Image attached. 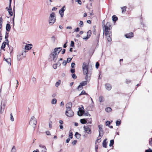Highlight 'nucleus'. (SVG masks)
<instances>
[{
    "label": "nucleus",
    "instance_id": "55",
    "mask_svg": "<svg viewBox=\"0 0 152 152\" xmlns=\"http://www.w3.org/2000/svg\"><path fill=\"white\" fill-rule=\"evenodd\" d=\"M145 152H152V150L151 149L149 148L148 150H146Z\"/></svg>",
    "mask_w": 152,
    "mask_h": 152
},
{
    "label": "nucleus",
    "instance_id": "58",
    "mask_svg": "<svg viewBox=\"0 0 152 152\" xmlns=\"http://www.w3.org/2000/svg\"><path fill=\"white\" fill-rule=\"evenodd\" d=\"M80 30V28H77L75 29V31L76 32H78Z\"/></svg>",
    "mask_w": 152,
    "mask_h": 152
},
{
    "label": "nucleus",
    "instance_id": "32",
    "mask_svg": "<svg viewBox=\"0 0 152 152\" xmlns=\"http://www.w3.org/2000/svg\"><path fill=\"white\" fill-rule=\"evenodd\" d=\"M16 150L15 147L14 146H13L11 152H16Z\"/></svg>",
    "mask_w": 152,
    "mask_h": 152
},
{
    "label": "nucleus",
    "instance_id": "25",
    "mask_svg": "<svg viewBox=\"0 0 152 152\" xmlns=\"http://www.w3.org/2000/svg\"><path fill=\"white\" fill-rule=\"evenodd\" d=\"M83 95H88V94L86 93L84 90H83L81 93L79 94V96H81Z\"/></svg>",
    "mask_w": 152,
    "mask_h": 152
},
{
    "label": "nucleus",
    "instance_id": "40",
    "mask_svg": "<svg viewBox=\"0 0 152 152\" xmlns=\"http://www.w3.org/2000/svg\"><path fill=\"white\" fill-rule=\"evenodd\" d=\"M52 2L51 0H47V3L48 5H50Z\"/></svg>",
    "mask_w": 152,
    "mask_h": 152
},
{
    "label": "nucleus",
    "instance_id": "51",
    "mask_svg": "<svg viewBox=\"0 0 152 152\" xmlns=\"http://www.w3.org/2000/svg\"><path fill=\"white\" fill-rule=\"evenodd\" d=\"M110 124V121H107L106 122V124L107 126H109Z\"/></svg>",
    "mask_w": 152,
    "mask_h": 152
},
{
    "label": "nucleus",
    "instance_id": "16",
    "mask_svg": "<svg viewBox=\"0 0 152 152\" xmlns=\"http://www.w3.org/2000/svg\"><path fill=\"white\" fill-rule=\"evenodd\" d=\"M32 45L31 44H26L25 47V50H29L31 49L32 48L31 47Z\"/></svg>",
    "mask_w": 152,
    "mask_h": 152
},
{
    "label": "nucleus",
    "instance_id": "36",
    "mask_svg": "<svg viewBox=\"0 0 152 152\" xmlns=\"http://www.w3.org/2000/svg\"><path fill=\"white\" fill-rule=\"evenodd\" d=\"M114 141L113 140H111L110 142V144H109V146L110 147L112 146L114 144Z\"/></svg>",
    "mask_w": 152,
    "mask_h": 152
},
{
    "label": "nucleus",
    "instance_id": "13",
    "mask_svg": "<svg viewBox=\"0 0 152 152\" xmlns=\"http://www.w3.org/2000/svg\"><path fill=\"white\" fill-rule=\"evenodd\" d=\"M83 128L85 132L88 134H91V129L88 126H84Z\"/></svg>",
    "mask_w": 152,
    "mask_h": 152
},
{
    "label": "nucleus",
    "instance_id": "29",
    "mask_svg": "<svg viewBox=\"0 0 152 152\" xmlns=\"http://www.w3.org/2000/svg\"><path fill=\"white\" fill-rule=\"evenodd\" d=\"M83 22L81 20H80V23L79 24V26L80 27H83Z\"/></svg>",
    "mask_w": 152,
    "mask_h": 152
},
{
    "label": "nucleus",
    "instance_id": "35",
    "mask_svg": "<svg viewBox=\"0 0 152 152\" xmlns=\"http://www.w3.org/2000/svg\"><path fill=\"white\" fill-rule=\"evenodd\" d=\"M102 137H98V139L96 141V143H99L101 141V138Z\"/></svg>",
    "mask_w": 152,
    "mask_h": 152
},
{
    "label": "nucleus",
    "instance_id": "44",
    "mask_svg": "<svg viewBox=\"0 0 152 152\" xmlns=\"http://www.w3.org/2000/svg\"><path fill=\"white\" fill-rule=\"evenodd\" d=\"M21 56V55L20 54V55H19L18 56H17V58H18V61H20V60H21V59H22L23 58H20V56Z\"/></svg>",
    "mask_w": 152,
    "mask_h": 152
},
{
    "label": "nucleus",
    "instance_id": "62",
    "mask_svg": "<svg viewBox=\"0 0 152 152\" xmlns=\"http://www.w3.org/2000/svg\"><path fill=\"white\" fill-rule=\"evenodd\" d=\"M46 134L47 135H50V132H49L48 131L46 132Z\"/></svg>",
    "mask_w": 152,
    "mask_h": 152
},
{
    "label": "nucleus",
    "instance_id": "64",
    "mask_svg": "<svg viewBox=\"0 0 152 152\" xmlns=\"http://www.w3.org/2000/svg\"><path fill=\"white\" fill-rule=\"evenodd\" d=\"M70 140V138H68L66 140V142L68 143L69 142Z\"/></svg>",
    "mask_w": 152,
    "mask_h": 152
},
{
    "label": "nucleus",
    "instance_id": "19",
    "mask_svg": "<svg viewBox=\"0 0 152 152\" xmlns=\"http://www.w3.org/2000/svg\"><path fill=\"white\" fill-rule=\"evenodd\" d=\"M6 61V62L8 64H9V65L10 66H11V60L10 58H7L6 59H5Z\"/></svg>",
    "mask_w": 152,
    "mask_h": 152
},
{
    "label": "nucleus",
    "instance_id": "11",
    "mask_svg": "<svg viewBox=\"0 0 152 152\" xmlns=\"http://www.w3.org/2000/svg\"><path fill=\"white\" fill-rule=\"evenodd\" d=\"M66 10L65 6H64L59 11V12L61 15V17H62L64 15V12Z\"/></svg>",
    "mask_w": 152,
    "mask_h": 152
},
{
    "label": "nucleus",
    "instance_id": "34",
    "mask_svg": "<svg viewBox=\"0 0 152 152\" xmlns=\"http://www.w3.org/2000/svg\"><path fill=\"white\" fill-rule=\"evenodd\" d=\"M69 136L70 137L71 139H72L73 138V133L71 130L69 131Z\"/></svg>",
    "mask_w": 152,
    "mask_h": 152
},
{
    "label": "nucleus",
    "instance_id": "17",
    "mask_svg": "<svg viewBox=\"0 0 152 152\" xmlns=\"http://www.w3.org/2000/svg\"><path fill=\"white\" fill-rule=\"evenodd\" d=\"M11 29V26L8 23H7L6 24V29L7 31H9Z\"/></svg>",
    "mask_w": 152,
    "mask_h": 152
},
{
    "label": "nucleus",
    "instance_id": "24",
    "mask_svg": "<svg viewBox=\"0 0 152 152\" xmlns=\"http://www.w3.org/2000/svg\"><path fill=\"white\" fill-rule=\"evenodd\" d=\"M80 122L82 124H85L87 122L86 121L85 119H81Z\"/></svg>",
    "mask_w": 152,
    "mask_h": 152
},
{
    "label": "nucleus",
    "instance_id": "47",
    "mask_svg": "<svg viewBox=\"0 0 152 152\" xmlns=\"http://www.w3.org/2000/svg\"><path fill=\"white\" fill-rule=\"evenodd\" d=\"M10 120L11 121H14V118L13 117L12 115H10Z\"/></svg>",
    "mask_w": 152,
    "mask_h": 152
},
{
    "label": "nucleus",
    "instance_id": "56",
    "mask_svg": "<svg viewBox=\"0 0 152 152\" xmlns=\"http://www.w3.org/2000/svg\"><path fill=\"white\" fill-rule=\"evenodd\" d=\"M77 140H74L72 142V144L73 145H75L77 143Z\"/></svg>",
    "mask_w": 152,
    "mask_h": 152
},
{
    "label": "nucleus",
    "instance_id": "37",
    "mask_svg": "<svg viewBox=\"0 0 152 152\" xmlns=\"http://www.w3.org/2000/svg\"><path fill=\"white\" fill-rule=\"evenodd\" d=\"M121 124V120L117 121L116 122V125L117 126H119Z\"/></svg>",
    "mask_w": 152,
    "mask_h": 152
},
{
    "label": "nucleus",
    "instance_id": "27",
    "mask_svg": "<svg viewBox=\"0 0 152 152\" xmlns=\"http://www.w3.org/2000/svg\"><path fill=\"white\" fill-rule=\"evenodd\" d=\"M126 6H124L122 7V12L123 13V12H125L126 10Z\"/></svg>",
    "mask_w": 152,
    "mask_h": 152
},
{
    "label": "nucleus",
    "instance_id": "12",
    "mask_svg": "<svg viewBox=\"0 0 152 152\" xmlns=\"http://www.w3.org/2000/svg\"><path fill=\"white\" fill-rule=\"evenodd\" d=\"M9 42L8 40V39H6L5 40V41L2 44V45L1 47V49L4 50V48L5 47L6 45H9Z\"/></svg>",
    "mask_w": 152,
    "mask_h": 152
},
{
    "label": "nucleus",
    "instance_id": "7",
    "mask_svg": "<svg viewBox=\"0 0 152 152\" xmlns=\"http://www.w3.org/2000/svg\"><path fill=\"white\" fill-rule=\"evenodd\" d=\"M99 128V137H102L104 134L103 130L102 129V125H99L98 126Z\"/></svg>",
    "mask_w": 152,
    "mask_h": 152
},
{
    "label": "nucleus",
    "instance_id": "52",
    "mask_svg": "<svg viewBox=\"0 0 152 152\" xmlns=\"http://www.w3.org/2000/svg\"><path fill=\"white\" fill-rule=\"evenodd\" d=\"M75 1L76 2H78V4H81L82 2L81 0H75Z\"/></svg>",
    "mask_w": 152,
    "mask_h": 152
},
{
    "label": "nucleus",
    "instance_id": "23",
    "mask_svg": "<svg viewBox=\"0 0 152 152\" xmlns=\"http://www.w3.org/2000/svg\"><path fill=\"white\" fill-rule=\"evenodd\" d=\"M57 102V100L56 99H53L51 101V104H56Z\"/></svg>",
    "mask_w": 152,
    "mask_h": 152
},
{
    "label": "nucleus",
    "instance_id": "54",
    "mask_svg": "<svg viewBox=\"0 0 152 152\" xmlns=\"http://www.w3.org/2000/svg\"><path fill=\"white\" fill-rule=\"evenodd\" d=\"M72 60V58H68L67 59V62L68 63L69 62Z\"/></svg>",
    "mask_w": 152,
    "mask_h": 152
},
{
    "label": "nucleus",
    "instance_id": "45",
    "mask_svg": "<svg viewBox=\"0 0 152 152\" xmlns=\"http://www.w3.org/2000/svg\"><path fill=\"white\" fill-rule=\"evenodd\" d=\"M57 66H58L57 65V64H53V67L54 69H57Z\"/></svg>",
    "mask_w": 152,
    "mask_h": 152
},
{
    "label": "nucleus",
    "instance_id": "18",
    "mask_svg": "<svg viewBox=\"0 0 152 152\" xmlns=\"http://www.w3.org/2000/svg\"><path fill=\"white\" fill-rule=\"evenodd\" d=\"M107 140V139H104L102 143L103 146L105 148H106L107 147V142H106Z\"/></svg>",
    "mask_w": 152,
    "mask_h": 152
},
{
    "label": "nucleus",
    "instance_id": "38",
    "mask_svg": "<svg viewBox=\"0 0 152 152\" xmlns=\"http://www.w3.org/2000/svg\"><path fill=\"white\" fill-rule=\"evenodd\" d=\"M99 101L100 102H102L103 101V98L102 96H100L99 98Z\"/></svg>",
    "mask_w": 152,
    "mask_h": 152
},
{
    "label": "nucleus",
    "instance_id": "22",
    "mask_svg": "<svg viewBox=\"0 0 152 152\" xmlns=\"http://www.w3.org/2000/svg\"><path fill=\"white\" fill-rule=\"evenodd\" d=\"M112 18L114 22H115L118 20V18L115 15H113Z\"/></svg>",
    "mask_w": 152,
    "mask_h": 152
},
{
    "label": "nucleus",
    "instance_id": "46",
    "mask_svg": "<svg viewBox=\"0 0 152 152\" xmlns=\"http://www.w3.org/2000/svg\"><path fill=\"white\" fill-rule=\"evenodd\" d=\"M72 77L74 79H75L77 78L76 75L74 74H72Z\"/></svg>",
    "mask_w": 152,
    "mask_h": 152
},
{
    "label": "nucleus",
    "instance_id": "50",
    "mask_svg": "<svg viewBox=\"0 0 152 152\" xmlns=\"http://www.w3.org/2000/svg\"><path fill=\"white\" fill-rule=\"evenodd\" d=\"M99 66V64L98 62H97L96 64V69H98Z\"/></svg>",
    "mask_w": 152,
    "mask_h": 152
},
{
    "label": "nucleus",
    "instance_id": "61",
    "mask_svg": "<svg viewBox=\"0 0 152 152\" xmlns=\"http://www.w3.org/2000/svg\"><path fill=\"white\" fill-rule=\"evenodd\" d=\"M65 49H63L61 52V53L62 54H64L65 53Z\"/></svg>",
    "mask_w": 152,
    "mask_h": 152
},
{
    "label": "nucleus",
    "instance_id": "43",
    "mask_svg": "<svg viewBox=\"0 0 152 152\" xmlns=\"http://www.w3.org/2000/svg\"><path fill=\"white\" fill-rule=\"evenodd\" d=\"M52 123L51 121H50L49 123V127L50 128H51L52 127Z\"/></svg>",
    "mask_w": 152,
    "mask_h": 152
},
{
    "label": "nucleus",
    "instance_id": "15",
    "mask_svg": "<svg viewBox=\"0 0 152 152\" xmlns=\"http://www.w3.org/2000/svg\"><path fill=\"white\" fill-rule=\"evenodd\" d=\"M134 36L132 32H131L129 34H127L125 35V37L127 38H130Z\"/></svg>",
    "mask_w": 152,
    "mask_h": 152
},
{
    "label": "nucleus",
    "instance_id": "41",
    "mask_svg": "<svg viewBox=\"0 0 152 152\" xmlns=\"http://www.w3.org/2000/svg\"><path fill=\"white\" fill-rule=\"evenodd\" d=\"M9 37V34L7 33V32H6L5 36V39H7Z\"/></svg>",
    "mask_w": 152,
    "mask_h": 152
},
{
    "label": "nucleus",
    "instance_id": "21",
    "mask_svg": "<svg viewBox=\"0 0 152 152\" xmlns=\"http://www.w3.org/2000/svg\"><path fill=\"white\" fill-rule=\"evenodd\" d=\"M8 46L9 48V52H10V54H11L13 50V48L12 47L10 46L9 45H8Z\"/></svg>",
    "mask_w": 152,
    "mask_h": 152
},
{
    "label": "nucleus",
    "instance_id": "49",
    "mask_svg": "<svg viewBox=\"0 0 152 152\" xmlns=\"http://www.w3.org/2000/svg\"><path fill=\"white\" fill-rule=\"evenodd\" d=\"M74 42L73 41H71V43L70 44V46L72 47H73L74 46Z\"/></svg>",
    "mask_w": 152,
    "mask_h": 152
},
{
    "label": "nucleus",
    "instance_id": "6",
    "mask_svg": "<svg viewBox=\"0 0 152 152\" xmlns=\"http://www.w3.org/2000/svg\"><path fill=\"white\" fill-rule=\"evenodd\" d=\"M72 106V102H69L66 105V113H71V108Z\"/></svg>",
    "mask_w": 152,
    "mask_h": 152
},
{
    "label": "nucleus",
    "instance_id": "3",
    "mask_svg": "<svg viewBox=\"0 0 152 152\" xmlns=\"http://www.w3.org/2000/svg\"><path fill=\"white\" fill-rule=\"evenodd\" d=\"M109 26H110L109 25L108 23H107L106 25L104 26V35L106 36L107 41L108 42H110L111 40V36H112L111 32L110 31V28Z\"/></svg>",
    "mask_w": 152,
    "mask_h": 152
},
{
    "label": "nucleus",
    "instance_id": "9",
    "mask_svg": "<svg viewBox=\"0 0 152 152\" xmlns=\"http://www.w3.org/2000/svg\"><path fill=\"white\" fill-rule=\"evenodd\" d=\"M77 114H85L84 107L82 105H81V107L79 106Z\"/></svg>",
    "mask_w": 152,
    "mask_h": 152
},
{
    "label": "nucleus",
    "instance_id": "39",
    "mask_svg": "<svg viewBox=\"0 0 152 152\" xmlns=\"http://www.w3.org/2000/svg\"><path fill=\"white\" fill-rule=\"evenodd\" d=\"M13 10H14V16H13V26H14V18L15 17V6L13 8Z\"/></svg>",
    "mask_w": 152,
    "mask_h": 152
},
{
    "label": "nucleus",
    "instance_id": "60",
    "mask_svg": "<svg viewBox=\"0 0 152 152\" xmlns=\"http://www.w3.org/2000/svg\"><path fill=\"white\" fill-rule=\"evenodd\" d=\"M75 63H72L71 64V67L72 68H73L74 67L75 65Z\"/></svg>",
    "mask_w": 152,
    "mask_h": 152
},
{
    "label": "nucleus",
    "instance_id": "57",
    "mask_svg": "<svg viewBox=\"0 0 152 152\" xmlns=\"http://www.w3.org/2000/svg\"><path fill=\"white\" fill-rule=\"evenodd\" d=\"M32 80L33 81L34 83H35V82H36V79L34 77H32Z\"/></svg>",
    "mask_w": 152,
    "mask_h": 152
},
{
    "label": "nucleus",
    "instance_id": "59",
    "mask_svg": "<svg viewBox=\"0 0 152 152\" xmlns=\"http://www.w3.org/2000/svg\"><path fill=\"white\" fill-rule=\"evenodd\" d=\"M75 69H71L70 70V71L72 73H74L75 72Z\"/></svg>",
    "mask_w": 152,
    "mask_h": 152
},
{
    "label": "nucleus",
    "instance_id": "26",
    "mask_svg": "<svg viewBox=\"0 0 152 152\" xmlns=\"http://www.w3.org/2000/svg\"><path fill=\"white\" fill-rule=\"evenodd\" d=\"M61 83V81L60 80H59L58 82H56L55 84V86L56 87H58L59 86Z\"/></svg>",
    "mask_w": 152,
    "mask_h": 152
},
{
    "label": "nucleus",
    "instance_id": "20",
    "mask_svg": "<svg viewBox=\"0 0 152 152\" xmlns=\"http://www.w3.org/2000/svg\"><path fill=\"white\" fill-rule=\"evenodd\" d=\"M81 136V134H79L77 132L75 133V137L78 139H79L80 137Z\"/></svg>",
    "mask_w": 152,
    "mask_h": 152
},
{
    "label": "nucleus",
    "instance_id": "2",
    "mask_svg": "<svg viewBox=\"0 0 152 152\" xmlns=\"http://www.w3.org/2000/svg\"><path fill=\"white\" fill-rule=\"evenodd\" d=\"M61 47L56 48H54L53 52H52L50 55V58L51 61L56 62L58 58V55L59 53L62 50Z\"/></svg>",
    "mask_w": 152,
    "mask_h": 152
},
{
    "label": "nucleus",
    "instance_id": "8",
    "mask_svg": "<svg viewBox=\"0 0 152 152\" xmlns=\"http://www.w3.org/2000/svg\"><path fill=\"white\" fill-rule=\"evenodd\" d=\"M12 1V0H10L9 8L7 7L6 8V9L8 11L9 13L11 16H12L13 15V12L12 11V8L11 7V3Z\"/></svg>",
    "mask_w": 152,
    "mask_h": 152
},
{
    "label": "nucleus",
    "instance_id": "5",
    "mask_svg": "<svg viewBox=\"0 0 152 152\" xmlns=\"http://www.w3.org/2000/svg\"><path fill=\"white\" fill-rule=\"evenodd\" d=\"M37 123V120L34 116L31 117L29 122L30 125L33 127L34 128L35 127Z\"/></svg>",
    "mask_w": 152,
    "mask_h": 152
},
{
    "label": "nucleus",
    "instance_id": "31",
    "mask_svg": "<svg viewBox=\"0 0 152 152\" xmlns=\"http://www.w3.org/2000/svg\"><path fill=\"white\" fill-rule=\"evenodd\" d=\"M105 111L107 112L108 113L111 111L112 110V109L110 107H108L106 108L105 109Z\"/></svg>",
    "mask_w": 152,
    "mask_h": 152
},
{
    "label": "nucleus",
    "instance_id": "42",
    "mask_svg": "<svg viewBox=\"0 0 152 152\" xmlns=\"http://www.w3.org/2000/svg\"><path fill=\"white\" fill-rule=\"evenodd\" d=\"M56 39V37L54 36H53L51 38V39L52 41L54 42Z\"/></svg>",
    "mask_w": 152,
    "mask_h": 152
},
{
    "label": "nucleus",
    "instance_id": "33",
    "mask_svg": "<svg viewBox=\"0 0 152 152\" xmlns=\"http://www.w3.org/2000/svg\"><path fill=\"white\" fill-rule=\"evenodd\" d=\"M91 34V30H89L87 32V36L89 37H90Z\"/></svg>",
    "mask_w": 152,
    "mask_h": 152
},
{
    "label": "nucleus",
    "instance_id": "10",
    "mask_svg": "<svg viewBox=\"0 0 152 152\" xmlns=\"http://www.w3.org/2000/svg\"><path fill=\"white\" fill-rule=\"evenodd\" d=\"M6 106V104L4 102L1 101V113H4L3 111Z\"/></svg>",
    "mask_w": 152,
    "mask_h": 152
},
{
    "label": "nucleus",
    "instance_id": "1",
    "mask_svg": "<svg viewBox=\"0 0 152 152\" xmlns=\"http://www.w3.org/2000/svg\"><path fill=\"white\" fill-rule=\"evenodd\" d=\"M82 68L84 75H86L85 79L86 80L82 82L80 84L82 86H84L87 85V81L90 80L91 73L90 71L88 70V66L87 63L84 62L83 63Z\"/></svg>",
    "mask_w": 152,
    "mask_h": 152
},
{
    "label": "nucleus",
    "instance_id": "63",
    "mask_svg": "<svg viewBox=\"0 0 152 152\" xmlns=\"http://www.w3.org/2000/svg\"><path fill=\"white\" fill-rule=\"evenodd\" d=\"M89 38V37L87 36L86 37L84 38L83 39H85V40H87Z\"/></svg>",
    "mask_w": 152,
    "mask_h": 152
},
{
    "label": "nucleus",
    "instance_id": "4",
    "mask_svg": "<svg viewBox=\"0 0 152 152\" xmlns=\"http://www.w3.org/2000/svg\"><path fill=\"white\" fill-rule=\"evenodd\" d=\"M56 18L55 13L52 12L50 14L49 18V25H52L54 23L56 22Z\"/></svg>",
    "mask_w": 152,
    "mask_h": 152
},
{
    "label": "nucleus",
    "instance_id": "30",
    "mask_svg": "<svg viewBox=\"0 0 152 152\" xmlns=\"http://www.w3.org/2000/svg\"><path fill=\"white\" fill-rule=\"evenodd\" d=\"M41 152H47V149L45 146L43 147L42 148Z\"/></svg>",
    "mask_w": 152,
    "mask_h": 152
},
{
    "label": "nucleus",
    "instance_id": "53",
    "mask_svg": "<svg viewBox=\"0 0 152 152\" xmlns=\"http://www.w3.org/2000/svg\"><path fill=\"white\" fill-rule=\"evenodd\" d=\"M3 19L1 17L0 18V25L2 24Z\"/></svg>",
    "mask_w": 152,
    "mask_h": 152
},
{
    "label": "nucleus",
    "instance_id": "14",
    "mask_svg": "<svg viewBox=\"0 0 152 152\" xmlns=\"http://www.w3.org/2000/svg\"><path fill=\"white\" fill-rule=\"evenodd\" d=\"M105 88L108 91H110L112 88V86L109 83H106L105 85Z\"/></svg>",
    "mask_w": 152,
    "mask_h": 152
},
{
    "label": "nucleus",
    "instance_id": "28",
    "mask_svg": "<svg viewBox=\"0 0 152 152\" xmlns=\"http://www.w3.org/2000/svg\"><path fill=\"white\" fill-rule=\"evenodd\" d=\"M83 86H82V85L80 84V85L77 87V90L80 91L83 88Z\"/></svg>",
    "mask_w": 152,
    "mask_h": 152
},
{
    "label": "nucleus",
    "instance_id": "48",
    "mask_svg": "<svg viewBox=\"0 0 152 152\" xmlns=\"http://www.w3.org/2000/svg\"><path fill=\"white\" fill-rule=\"evenodd\" d=\"M67 63V61L65 60H64L63 63H62V64L64 66H65L66 65Z\"/></svg>",
    "mask_w": 152,
    "mask_h": 152
}]
</instances>
